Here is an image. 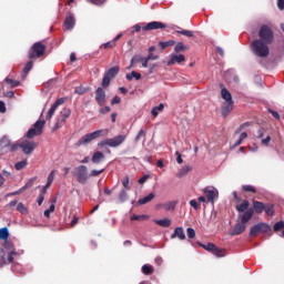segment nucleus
I'll return each mask as SVG.
<instances>
[{"instance_id": "obj_1", "label": "nucleus", "mask_w": 284, "mask_h": 284, "mask_svg": "<svg viewBox=\"0 0 284 284\" xmlns=\"http://www.w3.org/2000/svg\"><path fill=\"white\" fill-rule=\"evenodd\" d=\"M233 197L236 203L235 210L239 212V219L240 222H237L232 231H230V236H240V234H243L245 230H247V223L252 221V216H254V210L248 209L250 207V201L248 200H242L241 196H239V193L236 191H233Z\"/></svg>"}, {"instance_id": "obj_2", "label": "nucleus", "mask_w": 284, "mask_h": 284, "mask_svg": "<svg viewBox=\"0 0 284 284\" xmlns=\"http://www.w3.org/2000/svg\"><path fill=\"white\" fill-rule=\"evenodd\" d=\"M251 52L257 59H267L270 57V44L262 40L255 39L250 44Z\"/></svg>"}, {"instance_id": "obj_3", "label": "nucleus", "mask_w": 284, "mask_h": 284, "mask_svg": "<svg viewBox=\"0 0 284 284\" xmlns=\"http://www.w3.org/2000/svg\"><path fill=\"white\" fill-rule=\"evenodd\" d=\"M110 131L108 129L97 130L94 132L84 134L79 141L78 145H88V143H92V141L97 139H101V136H108Z\"/></svg>"}, {"instance_id": "obj_4", "label": "nucleus", "mask_w": 284, "mask_h": 284, "mask_svg": "<svg viewBox=\"0 0 284 284\" xmlns=\"http://www.w3.org/2000/svg\"><path fill=\"white\" fill-rule=\"evenodd\" d=\"M257 34H258V38H257L258 41H262L268 45H272V43H274V30H272L270 26L267 24L261 26Z\"/></svg>"}, {"instance_id": "obj_5", "label": "nucleus", "mask_w": 284, "mask_h": 284, "mask_svg": "<svg viewBox=\"0 0 284 284\" xmlns=\"http://www.w3.org/2000/svg\"><path fill=\"white\" fill-rule=\"evenodd\" d=\"M48 47L43 42H36L28 52L29 59H41L45 54Z\"/></svg>"}, {"instance_id": "obj_6", "label": "nucleus", "mask_w": 284, "mask_h": 284, "mask_svg": "<svg viewBox=\"0 0 284 284\" xmlns=\"http://www.w3.org/2000/svg\"><path fill=\"white\" fill-rule=\"evenodd\" d=\"M45 125L44 120H38L33 128L29 129L27 132V139H34V136H41L43 134V126Z\"/></svg>"}, {"instance_id": "obj_7", "label": "nucleus", "mask_w": 284, "mask_h": 284, "mask_svg": "<svg viewBox=\"0 0 284 284\" xmlns=\"http://www.w3.org/2000/svg\"><path fill=\"white\" fill-rule=\"evenodd\" d=\"M45 125L44 120H38L33 128L29 129L27 132V139H34V136H41L43 134V126Z\"/></svg>"}, {"instance_id": "obj_8", "label": "nucleus", "mask_w": 284, "mask_h": 284, "mask_svg": "<svg viewBox=\"0 0 284 284\" xmlns=\"http://www.w3.org/2000/svg\"><path fill=\"white\" fill-rule=\"evenodd\" d=\"M267 232H272V226L267 223L261 222L251 227L250 236H258V234H267Z\"/></svg>"}, {"instance_id": "obj_9", "label": "nucleus", "mask_w": 284, "mask_h": 284, "mask_svg": "<svg viewBox=\"0 0 284 284\" xmlns=\"http://www.w3.org/2000/svg\"><path fill=\"white\" fill-rule=\"evenodd\" d=\"M120 72V68L119 67H113L111 69H109L102 79V88L108 89L110 88V83L112 81V79H114V77H116V74H119Z\"/></svg>"}, {"instance_id": "obj_10", "label": "nucleus", "mask_w": 284, "mask_h": 284, "mask_svg": "<svg viewBox=\"0 0 284 284\" xmlns=\"http://www.w3.org/2000/svg\"><path fill=\"white\" fill-rule=\"evenodd\" d=\"M73 176H75L78 183H85L88 181V166L85 165H80L74 169L72 172Z\"/></svg>"}, {"instance_id": "obj_11", "label": "nucleus", "mask_w": 284, "mask_h": 284, "mask_svg": "<svg viewBox=\"0 0 284 284\" xmlns=\"http://www.w3.org/2000/svg\"><path fill=\"white\" fill-rule=\"evenodd\" d=\"M70 114H72V111L68 108L62 109L60 112V119L55 123V130H59V128H63V123L70 119Z\"/></svg>"}, {"instance_id": "obj_12", "label": "nucleus", "mask_w": 284, "mask_h": 284, "mask_svg": "<svg viewBox=\"0 0 284 284\" xmlns=\"http://www.w3.org/2000/svg\"><path fill=\"white\" fill-rule=\"evenodd\" d=\"M165 28H168V26L163 22H159V21H152L146 23L144 27H142L143 32H148L151 30H165Z\"/></svg>"}, {"instance_id": "obj_13", "label": "nucleus", "mask_w": 284, "mask_h": 284, "mask_svg": "<svg viewBox=\"0 0 284 284\" xmlns=\"http://www.w3.org/2000/svg\"><path fill=\"white\" fill-rule=\"evenodd\" d=\"M65 101H68V98H60L52 104V106L49 109V111L47 113L48 121H50V119H52V116H54V112H57V108H59V105H63V103H65Z\"/></svg>"}, {"instance_id": "obj_14", "label": "nucleus", "mask_w": 284, "mask_h": 284, "mask_svg": "<svg viewBox=\"0 0 284 284\" xmlns=\"http://www.w3.org/2000/svg\"><path fill=\"white\" fill-rule=\"evenodd\" d=\"M37 145H38L37 142H30L28 140H24L20 143V148L22 152H24L26 154H32Z\"/></svg>"}, {"instance_id": "obj_15", "label": "nucleus", "mask_w": 284, "mask_h": 284, "mask_svg": "<svg viewBox=\"0 0 284 284\" xmlns=\"http://www.w3.org/2000/svg\"><path fill=\"white\" fill-rule=\"evenodd\" d=\"M95 102L98 105H100V108L105 105V90H103L101 87L95 90Z\"/></svg>"}, {"instance_id": "obj_16", "label": "nucleus", "mask_w": 284, "mask_h": 284, "mask_svg": "<svg viewBox=\"0 0 284 284\" xmlns=\"http://www.w3.org/2000/svg\"><path fill=\"white\" fill-rule=\"evenodd\" d=\"M203 194L209 203H213L215 199H219V191L216 189H204Z\"/></svg>"}, {"instance_id": "obj_17", "label": "nucleus", "mask_w": 284, "mask_h": 284, "mask_svg": "<svg viewBox=\"0 0 284 284\" xmlns=\"http://www.w3.org/2000/svg\"><path fill=\"white\" fill-rule=\"evenodd\" d=\"M159 59V55H154V53H149L146 58H143L141 55H134L133 57V62L134 61H142L143 62V68H148L149 61H156Z\"/></svg>"}, {"instance_id": "obj_18", "label": "nucleus", "mask_w": 284, "mask_h": 284, "mask_svg": "<svg viewBox=\"0 0 284 284\" xmlns=\"http://www.w3.org/2000/svg\"><path fill=\"white\" fill-rule=\"evenodd\" d=\"M125 142V135H116L114 138L109 139V148H119L122 143Z\"/></svg>"}, {"instance_id": "obj_19", "label": "nucleus", "mask_w": 284, "mask_h": 284, "mask_svg": "<svg viewBox=\"0 0 284 284\" xmlns=\"http://www.w3.org/2000/svg\"><path fill=\"white\" fill-rule=\"evenodd\" d=\"M183 61H185V55L183 54H175L172 53L170 55V60L168 61L166 65H175V63H183Z\"/></svg>"}, {"instance_id": "obj_20", "label": "nucleus", "mask_w": 284, "mask_h": 284, "mask_svg": "<svg viewBox=\"0 0 284 284\" xmlns=\"http://www.w3.org/2000/svg\"><path fill=\"white\" fill-rule=\"evenodd\" d=\"M248 210H253V214L254 212H256V214H263V212H265V203L253 201V207H248Z\"/></svg>"}, {"instance_id": "obj_21", "label": "nucleus", "mask_w": 284, "mask_h": 284, "mask_svg": "<svg viewBox=\"0 0 284 284\" xmlns=\"http://www.w3.org/2000/svg\"><path fill=\"white\" fill-rule=\"evenodd\" d=\"M77 20L74 19V16L70 13L64 20V30H72Z\"/></svg>"}, {"instance_id": "obj_22", "label": "nucleus", "mask_w": 284, "mask_h": 284, "mask_svg": "<svg viewBox=\"0 0 284 284\" xmlns=\"http://www.w3.org/2000/svg\"><path fill=\"white\" fill-rule=\"evenodd\" d=\"M171 239H179L180 241H185V231H183L182 226L175 227Z\"/></svg>"}, {"instance_id": "obj_23", "label": "nucleus", "mask_w": 284, "mask_h": 284, "mask_svg": "<svg viewBox=\"0 0 284 284\" xmlns=\"http://www.w3.org/2000/svg\"><path fill=\"white\" fill-rule=\"evenodd\" d=\"M232 110H234V102H225L222 105V116L225 119V116H227Z\"/></svg>"}, {"instance_id": "obj_24", "label": "nucleus", "mask_w": 284, "mask_h": 284, "mask_svg": "<svg viewBox=\"0 0 284 284\" xmlns=\"http://www.w3.org/2000/svg\"><path fill=\"white\" fill-rule=\"evenodd\" d=\"M91 161L95 165H99V163L105 161V155L101 151H97L93 153Z\"/></svg>"}, {"instance_id": "obj_25", "label": "nucleus", "mask_w": 284, "mask_h": 284, "mask_svg": "<svg viewBox=\"0 0 284 284\" xmlns=\"http://www.w3.org/2000/svg\"><path fill=\"white\" fill-rule=\"evenodd\" d=\"M221 97L225 101V103L234 102V100H232V93L225 87H223L221 90Z\"/></svg>"}, {"instance_id": "obj_26", "label": "nucleus", "mask_w": 284, "mask_h": 284, "mask_svg": "<svg viewBox=\"0 0 284 284\" xmlns=\"http://www.w3.org/2000/svg\"><path fill=\"white\" fill-rule=\"evenodd\" d=\"M190 172H192V166H190V165L182 166L179 170V172L176 173V178L183 179V178L187 176V174H190Z\"/></svg>"}, {"instance_id": "obj_27", "label": "nucleus", "mask_w": 284, "mask_h": 284, "mask_svg": "<svg viewBox=\"0 0 284 284\" xmlns=\"http://www.w3.org/2000/svg\"><path fill=\"white\" fill-rule=\"evenodd\" d=\"M155 194L154 193H150L149 195L141 197L138 203L139 205H145L146 203H150L151 201H154L155 199Z\"/></svg>"}, {"instance_id": "obj_28", "label": "nucleus", "mask_w": 284, "mask_h": 284, "mask_svg": "<svg viewBox=\"0 0 284 284\" xmlns=\"http://www.w3.org/2000/svg\"><path fill=\"white\" fill-rule=\"evenodd\" d=\"M154 223L160 225V227H170V225H172V221L170 219L154 220Z\"/></svg>"}, {"instance_id": "obj_29", "label": "nucleus", "mask_w": 284, "mask_h": 284, "mask_svg": "<svg viewBox=\"0 0 284 284\" xmlns=\"http://www.w3.org/2000/svg\"><path fill=\"white\" fill-rule=\"evenodd\" d=\"M159 48H161V50H165L168 48H172L173 45H176V41L174 40H169V41H165V42H159Z\"/></svg>"}, {"instance_id": "obj_30", "label": "nucleus", "mask_w": 284, "mask_h": 284, "mask_svg": "<svg viewBox=\"0 0 284 284\" xmlns=\"http://www.w3.org/2000/svg\"><path fill=\"white\" fill-rule=\"evenodd\" d=\"M163 210L166 212L176 210V201H171L162 204Z\"/></svg>"}, {"instance_id": "obj_31", "label": "nucleus", "mask_w": 284, "mask_h": 284, "mask_svg": "<svg viewBox=\"0 0 284 284\" xmlns=\"http://www.w3.org/2000/svg\"><path fill=\"white\" fill-rule=\"evenodd\" d=\"M126 81H132L135 79V81L141 80V73H138L136 71H132L131 73H128L125 75Z\"/></svg>"}, {"instance_id": "obj_32", "label": "nucleus", "mask_w": 284, "mask_h": 284, "mask_svg": "<svg viewBox=\"0 0 284 284\" xmlns=\"http://www.w3.org/2000/svg\"><path fill=\"white\" fill-rule=\"evenodd\" d=\"M264 212L267 214V216H274V204L272 203H266L264 206Z\"/></svg>"}, {"instance_id": "obj_33", "label": "nucleus", "mask_w": 284, "mask_h": 284, "mask_svg": "<svg viewBox=\"0 0 284 284\" xmlns=\"http://www.w3.org/2000/svg\"><path fill=\"white\" fill-rule=\"evenodd\" d=\"M142 273L145 274V276H150V274H154V266L144 264L142 266Z\"/></svg>"}, {"instance_id": "obj_34", "label": "nucleus", "mask_w": 284, "mask_h": 284, "mask_svg": "<svg viewBox=\"0 0 284 284\" xmlns=\"http://www.w3.org/2000/svg\"><path fill=\"white\" fill-rule=\"evenodd\" d=\"M211 254H214V256H217V258H221V257L225 256V250L219 248V247H216V245H215V246H214V250L211 251Z\"/></svg>"}, {"instance_id": "obj_35", "label": "nucleus", "mask_w": 284, "mask_h": 284, "mask_svg": "<svg viewBox=\"0 0 284 284\" xmlns=\"http://www.w3.org/2000/svg\"><path fill=\"white\" fill-rule=\"evenodd\" d=\"M164 108H165V104L160 103L158 106H154V108L152 109L151 114H152L153 116H159V112H163Z\"/></svg>"}, {"instance_id": "obj_36", "label": "nucleus", "mask_w": 284, "mask_h": 284, "mask_svg": "<svg viewBox=\"0 0 284 284\" xmlns=\"http://www.w3.org/2000/svg\"><path fill=\"white\" fill-rule=\"evenodd\" d=\"M6 148H10V139H8V136H3L0 140V150H6Z\"/></svg>"}, {"instance_id": "obj_37", "label": "nucleus", "mask_w": 284, "mask_h": 284, "mask_svg": "<svg viewBox=\"0 0 284 284\" xmlns=\"http://www.w3.org/2000/svg\"><path fill=\"white\" fill-rule=\"evenodd\" d=\"M9 236H10V232L8 231V227L0 229V239H1V241H8Z\"/></svg>"}, {"instance_id": "obj_38", "label": "nucleus", "mask_w": 284, "mask_h": 284, "mask_svg": "<svg viewBox=\"0 0 284 284\" xmlns=\"http://www.w3.org/2000/svg\"><path fill=\"white\" fill-rule=\"evenodd\" d=\"M197 245L200 247H202L203 250H206V252H211V253H212V251L214 250V246H215L214 243L203 244L201 242H197Z\"/></svg>"}, {"instance_id": "obj_39", "label": "nucleus", "mask_w": 284, "mask_h": 284, "mask_svg": "<svg viewBox=\"0 0 284 284\" xmlns=\"http://www.w3.org/2000/svg\"><path fill=\"white\" fill-rule=\"evenodd\" d=\"M242 190L243 192H250L251 194H256V187H254L253 185H242Z\"/></svg>"}, {"instance_id": "obj_40", "label": "nucleus", "mask_w": 284, "mask_h": 284, "mask_svg": "<svg viewBox=\"0 0 284 284\" xmlns=\"http://www.w3.org/2000/svg\"><path fill=\"white\" fill-rule=\"evenodd\" d=\"M185 50H187V45H184L183 42H179L174 48V52H185Z\"/></svg>"}, {"instance_id": "obj_41", "label": "nucleus", "mask_w": 284, "mask_h": 284, "mask_svg": "<svg viewBox=\"0 0 284 284\" xmlns=\"http://www.w3.org/2000/svg\"><path fill=\"white\" fill-rule=\"evenodd\" d=\"M27 165H28V160H22V161H20V162H17L16 164H14V168H16V170H23V168H27Z\"/></svg>"}, {"instance_id": "obj_42", "label": "nucleus", "mask_w": 284, "mask_h": 284, "mask_svg": "<svg viewBox=\"0 0 284 284\" xmlns=\"http://www.w3.org/2000/svg\"><path fill=\"white\" fill-rule=\"evenodd\" d=\"M6 83H8V85H10L11 88H19L20 82L17 80H12L10 78H6Z\"/></svg>"}, {"instance_id": "obj_43", "label": "nucleus", "mask_w": 284, "mask_h": 284, "mask_svg": "<svg viewBox=\"0 0 284 284\" xmlns=\"http://www.w3.org/2000/svg\"><path fill=\"white\" fill-rule=\"evenodd\" d=\"M178 34H183L184 37L192 38L194 37V32L191 30H179L176 31Z\"/></svg>"}, {"instance_id": "obj_44", "label": "nucleus", "mask_w": 284, "mask_h": 284, "mask_svg": "<svg viewBox=\"0 0 284 284\" xmlns=\"http://www.w3.org/2000/svg\"><path fill=\"white\" fill-rule=\"evenodd\" d=\"M274 232H281V230H284V221H280L274 224L273 226Z\"/></svg>"}, {"instance_id": "obj_45", "label": "nucleus", "mask_w": 284, "mask_h": 284, "mask_svg": "<svg viewBox=\"0 0 284 284\" xmlns=\"http://www.w3.org/2000/svg\"><path fill=\"white\" fill-rule=\"evenodd\" d=\"M119 201L121 203H125V201H128V192H125V190H122L119 194Z\"/></svg>"}, {"instance_id": "obj_46", "label": "nucleus", "mask_w": 284, "mask_h": 284, "mask_svg": "<svg viewBox=\"0 0 284 284\" xmlns=\"http://www.w3.org/2000/svg\"><path fill=\"white\" fill-rule=\"evenodd\" d=\"M34 181H37V176L31 178V179L26 183V185L21 187V189L23 190V192H24V190L30 189V187L34 184Z\"/></svg>"}, {"instance_id": "obj_47", "label": "nucleus", "mask_w": 284, "mask_h": 284, "mask_svg": "<svg viewBox=\"0 0 284 284\" xmlns=\"http://www.w3.org/2000/svg\"><path fill=\"white\" fill-rule=\"evenodd\" d=\"M17 210L18 212H20V214H28V209L26 207V205H23V203H19L17 205Z\"/></svg>"}, {"instance_id": "obj_48", "label": "nucleus", "mask_w": 284, "mask_h": 284, "mask_svg": "<svg viewBox=\"0 0 284 284\" xmlns=\"http://www.w3.org/2000/svg\"><path fill=\"white\" fill-rule=\"evenodd\" d=\"M142 139H145V131L143 129H141L135 136V143H139Z\"/></svg>"}, {"instance_id": "obj_49", "label": "nucleus", "mask_w": 284, "mask_h": 284, "mask_svg": "<svg viewBox=\"0 0 284 284\" xmlns=\"http://www.w3.org/2000/svg\"><path fill=\"white\" fill-rule=\"evenodd\" d=\"M186 234H187V239H195L196 237V231H194V229L189 227L186 230Z\"/></svg>"}, {"instance_id": "obj_50", "label": "nucleus", "mask_w": 284, "mask_h": 284, "mask_svg": "<svg viewBox=\"0 0 284 284\" xmlns=\"http://www.w3.org/2000/svg\"><path fill=\"white\" fill-rule=\"evenodd\" d=\"M148 219V215H135L133 214L131 216V221H145Z\"/></svg>"}, {"instance_id": "obj_51", "label": "nucleus", "mask_w": 284, "mask_h": 284, "mask_svg": "<svg viewBox=\"0 0 284 284\" xmlns=\"http://www.w3.org/2000/svg\"><path fill=\"white\" fill-rule=\"evenodd\" d=\"M32 65H33L32 61L27 62L23 68V74H28V72H30V70H32Z\"/></svg>"}, {"instance_id": "obj_52", "label": "nucleus", "mask_w": 284, "mask_h": 284, "mask_svg": "<svg viewBox=\"0 0 284 284\" xmlns=\"http://www.w3.org/2000/svg\"><path fill=\"white\" fill-rule=\"evenodd\" d=\"M189 205H191V207H194L195 210H201V203L196 202V200H191L189 202Z\"/></svg>"}, {"instance_id": "obj_53", "label": "nucleus", "mask_w": 284, "mask_h": 284, "mask_svg": "<svg viewBox=\"0 0 284 284\" xmlns=\"http://www.w3.org/2000/svg\"><path fill=\"white\" fill-rule=\"evenodd\" d=\"M53 181H54V171H51V173L48 176L47 187H50V185H52Z\"/></svg>"}, {"instance_id": "obj_54", "label": "nucleus", "mask_w": 284, "mask_h": 284, "mask_svg": "<svg viewBox=\"0 0 284 284\" xmlns=\"http://www.w3.org/2000/svg\"><path fill=\"white\" fill-rule=\"evenodd\" d=\"M112 48H116V43L113 40L104 43V50H112Z\"/></svg>"}, {"instance_id": "obj_55", "label": "nucleus", "mask_w": 284, "mask_h": 284, "mask_svg": "<svg viewBox=\"0 0 284 284\" xmlns=\"http://www.w3.org/2000/svg\"><path fill=\"white\" fill-rule=\"evenodd\" d=\"M103 172H105V169L102 170H92L91 173L89 174V176H99V174H103Z\"/></svg>"}, {"instance_id": "obj_56", "label": "nucleus", "mask_w": 284, "mask_h": 284, "mask_svg": "<svg viewBox=\"0 0 284 284\" xmlns=\"http://www.w3.org/2000/svg\"><path fill=\"white\" fill-rule=\"evenodd\" d=\"M52 212H54V204H51L50 207L44 211V216H47V219H50V213Z\"/></svg>"}, {"instance_id": "obj_57", "label": "nucleus", "mask_w": 284, "mask_h": 284, "mask_svg": "<svg viewBox=\"0 0 284 284\" xmlns=\"http://www.w3.org/2000/svg\"><path fill=\"white\" fill-rule=\"evenodd\" d=\"M268 112H270V114H272L273 118L276 119V121H281V115L278 114V112H276L272 109H268Z\"/></svg>"}, {"instance_id": "obj_58", "label": "nucleus", "mask_w": 284, "mask_h": 284, "mask_svg": "<svg viewBox=\"0 0 284 284\" xmlns=\"http://www.w3.org/2000/svg\"><path fill=\"white\" fill-rule=\"evenodd\" d=\"M88 1L93 6H103V3H105V0H88Z\"/></svg>"}, {"instance_id": "obj_59", "label": "nucleus", "mask_w": 284, "mask_h": 284, "mask_svg": "<svg viewBox=\"0 0 284 284\" xmlns=\"http://www.w3.org/2000/svg\"><path fill=\"white\" fill-rule=\"evenodd\" d=\"M105 145L110 146V139L102 140L98 143V148H103Z\"/></svg>"}, {"instance_id": "obj_60", "label": "nucleus", "mask_w": 284, "mask_h": 284, "mask_svg": "<svg viewBox=\"0 0 284 284\" xmlns=\"http://www.w3.org/2000/svg\"><path fill=\"white\" fill-rule=\"evenodd\" d=\"M119 103H121V98L119 95H115L112 100H111V105H119Z\"/></svg>"}, {"instance_id": "obj_61", "label": "nucleus", "mask_w": 284, "mask_h": 284, "mask_svg": "<svg viewBox=\"0 0 284 284\" xmlns=\"http://www.w3.org/2000/svg\"><path fill=\"white\" fill-rule=\"evenodd\" d=\"M122 185L123 187H125V190H128V187L130 186V178L125 176L122 181Z\"/></svg>"}, {"instance_id": "obj_62", "label": "nucleus", "mask_w": 284, "mask_h": 284, "mask_svg": "<svg viewBox=\"0 0 284 284\" xmlns=\"http://www.w3.org/2000/svg\"><path fill=\"white\" fill-rule=\"evenodd\" d=\"M0 112L1 114H6L7 109H6V102L0 100Z\"/></svg>"}, {"instance_id": "obj_63", "label": "nucleus", "mask_w": 284, "mask_h": 284, "mask_svg": "<svg viewBox=\"0 0 284 284\" xmlns=\"http://www.w3.org/2000/svg\"><path fill=\"white\" fill-rule=\"evenodd\" d=\"M176 161L179 165L183 164V158L180 152H175Z\"/></svg>"}, {"instance_id": "obj_64", "label": "nucleus", "mask_w": 284, "mask_h": 284, "mask_svg": "<svg viewBox=\"0 0 284 284\" xmlns=\"http://www.w3.org/2000/svg\"><path fill=\"white\" fill-rule=\"evenodd\" d=\"M277 8H280V10H284V0H277Z\"/></svg>"}]
</instances>
